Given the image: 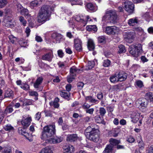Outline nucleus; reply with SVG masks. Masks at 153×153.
Returning a JSON list of instances; mask_svg holds the SVG:
<instances>
[{"label": "nucleus", "instance_id": "f257e3e1", "mask_svg": "<svg viewBox=\"0 0 153 153\" xmlns=\"http://www.w3.org/2000/svg\"><path fill=\"white\" fill-rule=\"evenodd\" d=\"M51 8L49 5H43L39 13L38 21L39 22H45L49 20L51 15Z\"/></svg>", "mask_w": 153, "mask_h": 153}, {"label": "nucleus", "instance_id": "f03ea898", "mask_svg": "<svg viewBox=\"0 0 153 153\" xmlns=\"http://www.w3.org/2000/svg\"><path fill=\"white\" fill-rule=\"evenodd\" d=\"M117 16L114 10H110L107 11L105 15L102 19L103 26L109 24H114L116 22Z\"/></svg>", "mask_w": 153, "mask_h": 153}, {"label": "nucleus", "instance_id": "7ed1b4c3", "mask_svg": "<svg viewBox=\"0 0 153 153\" xmlns=\"http://www.w3.org/2000/svg\"><path fill=\"white\" fill-rule=\"evenodd\" d=\"M55 126L53 125H49L43 127L41 135V138L46 140L53 137L56 132Z\"/></svg>", "mask_w": 153, "mask_h": 153}, {"label": "nucleus", "instance_id": "20e7f679", "mask_svg": "<svg viewBox=\"0 0 153 153\" xmlns=\"http://www.w3.org/2000/svg\"><path fill=\"white\" fill-rule=\"evenodd\" d=\"M148 104V101L145 98H140L136 102V106L140 109L146 107Z\"/></svg>", "mask_w": 153, "mask_h": 153}, {"label": "nucleus", "instance_id": "39448f33", "mask_svg": "<svg viewBox=\"0 0 153 153\" xmlns=\"http://www.w3.org/2000/svg\"><path fill=\"white\" fill-rule=\"evenodd\" d=\"M123 35L125 40L127 42L131 43L134 40L135 34L134 31H130L124 33Z\"/></svg>", "mask_w": 153, "mask_h": 153}, {"label": "nucleus", "instance_id": "423d86ee", "mask_svg": "<svg viewBox=\"0 0 153 153\" xmlns=\"http://www.w3.org/2000/svg\"><path fill=\"white\" fill-rule=\"evenodd\" d=\"M124 8L128 13H132L134 11V5L131 1H127L124 3Z\"/></svg>", "mask_w": 153, "mask_h": 153}, {"label": "nucleus", "instance_id": "0eeeda50", "mask_svg": "<svg viewBox=\"0 0 153 153\" xmlns=\"http://www.w3.org/2000/svg\"><path fill=\"white\" fill-rule=\"evenodd\" d=\"M86 137L88 139L94 142H97L99 139V134L96 131H94L93 133H91L89 134H87Z\"/></svg>", "mask_w": 153, "mask_h": 153}, {"label": "nucleus", "instance_id": "6e6552de", "mask_svg": "<svg viewBox=\"0 0 153 153\" xmlns=\"http://www.w3.org/2000/svg\"><path fill=\"white\" fill-rule=\"evenodd\" d=\"M117 28L115 26H107L105 28V32L108 34L114 35L117 31Z\"/></svg>", "mask_w": 153, "mask_h": 153}, {"label": "nucleus", "instance_id": "1a4fd4ad", "mask_svg": "<svg viewBox=\"0 0 153 153\" xmlns=\"http://www.w3.org/2000/svg\"><path fill=\"white\" fill-rule=\"evenodd\" d=\"M32 121L31 117H27L26 118L23 117V118L21 121V123L24 128H27L30 124Z\"/></svg>", "mask_w": 153, "mask_h": 153}, {"label": "nucleus", "instance_id": "9d476101", "mask_svg": "<svg viewBox=\"0 0 153 153\" xmlns=\"http://www.w3.org/2000/svg\"><path fill=\"white\" fill-rule=\"evenodd\" d=\"M140 114L136 111H133L131 115V121L133 123H136L140 118Z\"/></svg>", "mask_w": 153, "mask_h": 153}, {"label": "nucleus", "instance_id": "9b49d317", "mask_svg": "<svg viewBox=\"0 0 153 153\" xmlns=\"http://www.w3.org/2000/svg\"><path fill=\"white\" fill-rule=\"evenodd\" d=\"M117 75L119 81L122 82L125 80L128 76L127 74L123 71H120L117 72Z\"/></svg>", "mask_w": 153, "mask_h": 153}, {"label": "nucleus", "instance_id": "f8f14e48", "mask_svg": "<svg viewBox=\"0 0 153 153\" xmlns=\"http://www.w3.org/2000/svg\"><path fill=\"white\" fill-rule=\"evenodd\" d=\"M12 18L9 16H6L3 22L4 26L8 27H11L12 25Z\"/></svg>", "mask_w": 153, "mask_h": 153}, {"label": "nucleus", "instance_id": "ddd939ff", "mask_svg": "<svg viewBox=\"0 0 153 153\" xmlns=\"http://www.w3.org/2000/svg\"><path fill=\"white\" fill-rule=\"evenodd\" d=\"M53 55L51 53H49L43 55L42 58V60L47 61L49 62L52 61Z\"/></svg>", "mask_w": 153, "mask_h": 153}, {"label": "nucleus", "instance_id": "4468645a", "mask_svg": "<svg viewBox=\"0 0 153 153\" xmlns=\"http://www.w3.org/2000/svg\"><path fill=\"white\" fill-rule=\"evenodd\" d=\"M63 149L64 153H72L74 151L73 146L71 145L64 146Z\"/></svg>", "mask_w": 153, "mask_h": 153}, {"label": "nucleus", "instance_id": "2eb2a0df", "mask_svg": "<svg viewBox=\"0 0 153 153\" xmlns=\"http://www.w3.org/2000/svg\"><path fill=\"white\" fill-rule=\"evenodd\" d=\"M43 80V78L42 77H38L35 82L34 83L33 86L35 88H39V85L42 84Z\"/></svg>", "mask_w": 153, "mask_h": 153}, {"label": "nucleus", "instance_id": "dca6fc26", "mask_svg": "<svg viewBox=\"0 0 153 153\" xmlns=\"http://www.w3.org/2000/svg\"><path fill=\"white\" fill-rule=\"evenodd\" d=\"M80 70L75 66H73L70 69V75L73 76H75L76 73H79Z\"/></svg>", "mask_w": 153, "mask_h": 153}, {"label": "nucleus", "instance_id": "f3484780", "mask_svg": "<svg viewBox=\"0 0 153 153\" xmlns=\"http://www.w3.org/2000/svg\"><path fill=\"white\" fill-rule=\"evenodd\" d=\"M52 137L50 138L47 140L50 143L56 144L59 143L62 141L61 139L57 137L53 138Z\"/></svg>", "mask_w": 153, "mask_h": 153}, {"label": "nucleus", "instance_id": "a211bd4d", "mask_svg": "<svg viewBox=\"0 0 153 153\" xmlns=\"http://www.w3.org/2000/svg\"><path fill=\"white\" fill-rule=\"evenodd\" d=\"M14 95L13 92L10 89H9L5 91L4 93V98H13Z\"/></svg>", "mask_w": 153, "mask_h": 153}, {"label": "nucleus", "instance_id": "6ab92c4d", "mask_svg": "<svg viewBox=\"0 0 153 153\" xmlns=\"http://www.w3.org/2000/svg\"><path fill=\"white\" fill-rule=\"evenodd\" d=\"M52 38L56 41V42H59L60 40L61 39L62 36L61 34L57 33H54L52 35Z\"/></svg>", "mask_w": 153, "mask_h": 153}, {"label": "nucleus", "instance_id": "aec40b11", "mask_svg": "<svg viewBox=\"0 0 153 153\" xmlns=\"http://www.w3.org/2000/svg\"><path fill=\"white\" fill-rule=\"evenodd\" d=\"M78 137L76 134L68 135L67 140L71 142L75 141L77 140Z\"/></svg>", "mask_w": 153, "mask_h": 153}, {"label": "nucleus", "instance_id": "412c9836", "mask_svg": "<svg viewBox=\"0 0 153 153\" xmlns=\"http://www.w3.org/2000/svg\"><path fill=\"white\" fill-rule=\"evenodd\" d=\"M95 62H97V61L95 59L93 61H89L87 65L86 69L88 70L92 68L95 65Z\"/></svg>", "mask_w": 153, "mask_h": 153}, {"label": "nucleus", "instance_id": "4be33fe9", "mask_svg": "<svg viewBox=\"0 0 153 153\" xmlns=\"http://www.w3.org/2000/svg\"><path fill=\"white\" fill-rule=\"evenodd\" d=\"M82 18V16L81 17L79 16H76L75 17V19L76 21L82 23L83 25L85 26L87 24V22L85 21Z\"/></svg>", "mask_w": 153, "mask_h": 153}, {"label": "nucleus", "instance_id": "5701e85b", "mask_svg": "<svg viewBox=\"0 0 153 153\" xmlns=\"http://www.w3.org/2000/svg\"><path fill=\"white\" fill-rule=\"evenodd\" d=\"M138 23V20L137 17L130 19L128 20V24L130 26H134Z\"/></svg>", "mask_w": 153, "mask_h": 153}, {"label": "nucleus", "instance_id": "b1692460", "mask_svg": "<svg viewBox=\"0 0 153 153\" xmlns=\"http://www.w3.org/2000/svg\"><path fill=\"white\" fill-rule=\"evenodd\" d=\"M117 77V72L114 75L111 76L110 77L109 79L111 82L116 83L119 81Z\"/></svg>", "mask_w": 153, "mask_h": 153}, {"label": "nucleus", "instance_id": "393cba45", "mask_svg": "<svg viewBox=\"0 0 153 153\" xmlns=\"http://www.w3.org/2000/svg\"><path fill=\"white\" fill-rule=\"evenodd\" d=\"M96 130L94 128H92L90 126L88 127L85 129L84 133L86 137L87 134H89L91 133H93L95 131H96Z\"/></svg>", "mask_w": 153, "mask_h": 153}, {"label": "nucleus", "instance_id": "a878e982", "mask_svg": "<svg viewBox=\"0 0 153 153\" xmlns=\"http://www.w3.org/2000/svg\"><path fill=\"white\" fill-rule=\"evenodd\" d=\"M88 48L90 51H92L94 49V44L92 40H88Z\"/></svg>", "mask_w": 153, "mask_h": 153}, {"label": "nucleus", "instance_id": "bb28decb", "mask_svg": "<svg viewBox=\"0 0 153 153\" xmlns=\"http://www.w3.org/2000/svg\"><path fill=\"white\" fill-rule=\"evenodd\" d=\"M113 146L111 145H107L105 150L103 152V153H111L113 150Z\"/></svg>", "mask_w": 153, "mask_h": 153}, {"label": "nucleus", "instance_id": "cd10ccee", "mask_svg": "<svg viewBox=\"0 0 153 153\" xmlns=\"http://www.w3.org/2000/svg\"><path fill=\"white\" fill-rule=\"evenodd\" d=\"M117 129H113L109 131L108 132V136H113L114 137H117L118 135L117 133L116 132Z\"/></svg>", "mask_w": 153, "mask_h": 153}, {"label": "nucleus", "instance_id": "c85d7f7f", "mask_svg": "<svg viewBox=\"0 0 153 153\" xmlns=\"http://www.w3.org/2000/svg\"><path fill=\"white\" fill-rule=\"evenodd\" d=\"M40 153H53V152L50 147L47 146L42 149Z\"/></svg>", "mask_w": 153, "mask_h": 153}, {"label": "nucleus", "instance_id": "c756f323", "mask_svg": "<svg viewBox=\"0 0 153 153\" xmlns=\"http://www.w3.org/2000/svg\"><path fill=\"white\" fill-rule=\"evenodd\" d=\"M60 94L62 97L66 99L67 100H69V97L70 96L69 92H66L65 91H61L60 92Z\"/></svg>", "mask_w": 153, "mask_h": 153}, {"label": "nucleus", "instance_id": "7c9ffc66", "mask_svg": "<svg viewBox=\"0 0 153 153\" xmlns=\"http://www.w3.org/2000/svg\"><path fill=\"white\" fill-rule=\"evenodd\" d=\"M13 105V102H11L9 106H7L6 108L5 112L6 113H11L12 112L13 110L12 108Z\"/></svg>", "mask_w": 153, "mask_h": 153}, {"label": "nucleus", "instance_id": "2f4dec72", "mask_svg": "<svg viewBox=\"0 0 153 153\" xmlns=\"http://www.w3.org/2000/svg\"><path fill=\"white\" fill-rule=\"evenodd\" d=\"M59 68L62 71H64L67 67V65L65 62H59L58 63Z\"/></svg>", "mask_w": 153, "mask_h": 153}, {"label": "nucleus", "instance_id": "473e14b6", "mask_svg": "<svg viewBox=\"0 0 153 153\" xmlns=\"http://www.w3.org/2000/svg\"><path fill=\"white\" fill-rule=\"evenodd\" d=\"M20 88L25 91H27L30 90V85L25 82H22V85Z\"/></svg>", "mask_w": 153, "mask_h": 153}, {"label": "nucleus", "instance_id": "72a5a7b5", "mask_svg": "<svg viewBox=\"0 0 153 153\" xmlns=\"http://www.w3.org/2000/svg\"><path fill=\"white\" fill-rule=\"evenodd\" d=\"M86 7L88 10L95 11L96 8L91 3H88L87 4Z\"/></svg>", "mask_w": 153, "mask_h": 153}, {"label": "nucleus", "instance_id": "f704fd0d", "mask_svg": "<svg viewBox=\"0 0 153 153\" xmlns=\"http://www.w3.org/2000/svg\"><path fill=\"white\" fill-rule=\"evenodd\" d=\"M134 47L135 50L138 51L139 53L141 52L142 51V46L140 44L137 43L135 44L134 45Z\"/></svg>", "mask_w": 153, "mask_h": 153}, {"label": "nucleus", "instance_id": "c9c22d12", "mask_svg": "<svg viewBox=\"0 0 153 153\" xmlns=\"http://www.w3.org/2000/svg\"><path fill=\"white\" fill-rule=\"evenodd\" d=\"M85 99L87 101L91 103H95L97 101V100L90 96L86 97Z\"/></svg>", "mask_w": 153, "mask_h": 153}, {"label": "nucleus", "instance_id": "e433bc0d", "mask_svg": "<svg viewBox=\"0 0 153 153\" xmlns=\"http://www.w3.org/2000/svg\"><path fill=\"white\" fill-rule=\"evenodd\" d=\"M145 97L150 101L153 102V93L149 92L146 93Z\"/></svg>", "mask_w": 153, "mask_h": 153}, {"label": "nucleus", "instance_id": "4c0bfd02", "mask_svg": "<svg viewBox=\"0 0 153 153\" xmlns=\"http://www.w3.org/2000/svg\"><path fill=\"white\" fill-rule=\"evenodd\" d=\"M21 14L22 15H24L27 18H29L31 17V15L29 13L28 10L24 8Z\"/></svg>", "mask_w": 153, "mask_h": 153}, {"label": "nucleus", "instance_id": "58836bf2", "mask_svg": "<svg viewBox=\"0 0 153 153\" xmlns=\"http://www.w3.org/2000/svg\"><path fill=\"white\" fill-rule=\"evenodd\" d=\"M129 52L132 56L134 57H137L138 56L139 52L137 51H136L134 48V50L133 49H131V48H130L129 49Z\"/></svg>", "mask_w": 153, "mask_h": 153}, {"label": "nucleus", "instance_id": "ea45409f", "mask_svg": "<svg viewBox=\"0 0 153 153\" xmlns=\"http://www.w3.org/2000/svg\"><path fill=\"white\" fill-rule=\"evenodd\" d=\"M3 153H12L11 148L10 146H7L4 147Z\"/></svg>", "mask_w": 153, "mask_h": 153}, {"label": "nucleus", "instance_id": "a19ab883", "mask_svg": "<svg viewBox=\"0 0 153 153\" xmlns=\"http://www.w3.org/2000/svg\"><path fill=\"white\" fill-rule=\"evenodd\" d=\"M110 144L112 146L116 145L119 143V141L115 139L111 138L110 139L109 141Z\"/></svg>", "mask_w": 153, "mask_h": 153}, {"label": "nucleus", "instance_id": "79ce46f5", "mask_svg": "<svg viewBox=\"0 0 153 153\" xmlns=\"http://www.w3.org/2000/svg\"><path fill=\"white\" fill-rule=\"evenodd\" d=\"M4 129L7 131H12L14 130L13 127L10 124H8L4 126Z\"/></svg>", "mask_w": 153, "mask_h": 153}, {"label": "nucleus", "instance_id": "37998d69", "mask_svg": "<svg viewBox=\"0 0 153 153\" xmlns=\"http://www.w3.org/2000/svg\"><path fill=\"white\" fill-rule=\"evenodd\" d=\"M119 50L118 51V52L119 53H125L126 51V49L125 46L122 45H120L118 46Z\"/></svg>", "mask_w": 153, "mask_h": 153}, {"label": "nucleus", "instance_id": "c03bdc74", "mask_svg": "<svg viewBox=\"0 0 153 153\" xmlns=\"http://www.w3.org/2000/svg\"><path fill=\"white\" fill-rule=\"evenodd\" d=\"M135 84L139 88H141L144 86L143 82L140 80H136L135 82Z\"/></svg>", "mask_w": 153, "mask_h": 153}, {"label": "nucleus", "instance_id": "a18cd8bd", "mask_svg": "<svg viewBox=\"0 0 153 153\" xmlns=\"http://www.w3.org/2000/svg\"><path fill=\"white\" fill-rule=\"evenodd\" d=\"M39 1L37 0H35L32 1L30 3V6L31 8L37 6L39 4Z\"/></svg>", "mask_w": 153, "mask_h": 153}, {"label": "nucleus", "instance_id": "49530a36", "mask_svg": "<svg viewBox=\"0 0 153 153\" xmlns=\"http://www.w3.org/2000/svg\"><path fill=\"white\" fill-rule=\"evenodd\" d=\"M98 41L100 43H104L106 41V38L105 36H101L98 38Z\"/></svg>", "mask_w": 153, "mask_h": 153}, {"label": "nucleus", "instance_id": "de8ad7c7", "mask_svg": "<svg viewBox=\"0 0 153 153\" xmlns=\"http://www.w3.org/2000/svg\"><path fill=\"white\" fill-rule=\"evenodd\" d=\"M19 20L24 26H26L27 22L23 17L22 16H20L19 17Z\"/></svg>", "mask_w": 153, "mask_h": 153}, {"label": "nucleus", "instance_id": "09e8293b", "mask_svg": "<svg viewBox=\"0 0 153 153\" xmlns=\"http://www.w3.org/2000/svg\"><path fill=\"white\" fill-rule=\"evenodd\" d=\"M16 6L17 11L18 12L21 13L23 10L24 8H23L22 5L18 3L16 4Z\"/></svg>", "mask_w": 153, "mask_h": 153}, {"label": "nucleus", "instance_id": "8fccbe9b", "mask_svg": "<svg viewBox=\"0 0 153 153\" xmlns=\"http://www.w3.org/2000/svg\"><path fill=\"white\" fill-rule=\"evenodd\" d=\"M95 119L97 122L98 123H102L103 121V117L100 116L95 117Z\"/></svg>", "mask_w": 153, "mask_h": 153}, {"label": "nucleus", "instance_id": "3c124183", "mask_svg": "<svg viewBox=\"0 0 153 153\" xmlns=\"http://www.w3.org/2000/svg\"><path fill=\"white\" fill-rule=\"evenodd\" d=\"M111 62L108 59L104 60L103 63V65L105 67H108L110 65Z\"/></svg>", "mask_w": 153, "mask_h": 153}, {"label": "nucleus", "instance_id": "603ef678", "mask_svg": "<svg viewBox=\"0 0 153 153\" xmlns=\"http://www.w3.org/2000/svg\"><path fill=\"white\" fill-rule=\"evenodd\" d=\"M8 38L10 41L12 43H14V42L16 40V38L14 36L12 35H10L9 36Z\"/></svg>", "mask_w": 153, "mask_h": 153}, {"label": "nucleus", "instance_id": "864d4df0", "mask_svg": "<svg viewBox=\"0 0 153 153\" xmlns=\"http://www.w3.org/2000/svg\"><path fill=\"white\" fill-rule=\"evenodd\" d=\"M33 101L30 100H27L26 102H24L23 104V105L27 106L28 105H33Z\"/></svg>", "mask_w": 153, "mask_h": 153}, {"label": "nucleus", "instance_id": "5fc2aeb1", "mask_svg": "<svg viewBox=\"0 0 153 153\" xmlns=\"http://www.w3.org/2000/svg\"><path fill=\"white\" fill-rule=\"evenodd\" d=\"M6 0H0V8H2L7 3Z\"/></svg>", "mask_w": 153, "mask_h": 153}, {"label": "nucleus", "instance_id": "6e6d98bb", "mask_svg": "<svg viewBox=\"0 0 153 153\" xmlns=\"http://www.w3.org/2000/svg\"><path fill=\"white\" fill-rule=\"evenodd\" d=\"M50 105L51 106H53L54 108H57L59 107V105L57 102H53L50 103Z\"/></svg>", "mask_w": 153, "mask_h": 153}, {"label": "nucleus", "instance_id": "4d7b16f0", "mask_svg": "<svg viewBox=\"0 0 153 153\" xmlns=\"http://www.w3.org/2000/svg\"><path fill=\"white\" fill-rule=\"evenodd\" d=\"M99 111L100 115L102 116H104L106 113V111L103 108H100Z\"/></svg>", "mask_w": 153, "mask_h": 153}, {"label": "nucleus", "instance_id": "13d9d810", "mask_svg": "<svg viewBox=\"0 0 153 153\" xmlns=\"http://www.w3.org/2000/svg\"><path fill=\"white\" fill-rule=\"evenodd\" d=\"M76 49L79 51H80L82 50V44L74 45Z\"/></svg>", "mask_w": 153, "mask_h": 153}, {"label": "nucleus", "instance_id": "bf43d9fd", "mask_svg": "<svg viewBox=\"0 0 153 153\" xmlns=\"http://www.w3.org/2000/svg\"><path fill=\"white\" fill-rule=\"evenodd\" d=\"M44 112L45 116L46 117H51L52 116V112L50 111H48L47 110H45L44 111Z\"/></svg>", "mask_w": 153, "mask_h": 153}, {"label": "nucleus", "instance_id": "052dcab7", "mask_svg": "<svg viewBox=\"0 0 153 153\" xmlns=\"http://www.w3.org/2000/svg\"><path fill=\"white\" fill-rule=\"evenodd\" d=\"M74 45L82 44V42L78 38H76L74 40Z\"/></svg>", "mask_w": 153, "mask_h": 153}, {"label": "nucleus", "instance_id": "680f3d73", "mask_svg": "<svg viewBox=\"0 0 153 153\" xmlns=\"http://www.w3.org/2000/svg\"><path fill=\"white\" fill-rule=\"evenodd\" d=\"M29 95L31 96L37 97L38 95V93L36 91H30L29 92Z\"/></svg>", "mask_w": 153, "mask_h": 153}, {"label": "nucleus", "instance_id": "e2e57ef3", "mask_svg": "<svg viewBox=\"0 0 153 153\" xmlns=\"http://www.w3.org/2000/svg\"><path fill=\"white\" fill-rule=\"evenodd\" d=\"M84 84L82 82H79L77 84V86L79 89H81L84 86Z\"/></svg>", "mask_w": 153, "mask_h": 153}, {"label": "nucleus", "instance_id": "0e129e2a", "mask_svg": "<svg viewBox=\"0 0 153 153\" xmlns=\"http://www.w3.org/2000/svg\"><path fill=\"white\" fill-rule=\"evenodd\" d=\"M75 77V76H71V75L68 76L67 78L68 82L70 83L71 82L73 79H74Z\"/></svg>", "mask_w": 153, "mask_h": 153}, {"label": "nucleus", "instance_id": "69168bd1", "mask_svg": "<svg viewBox=\"0 0 153 153\" xmlns=\"http://www.w3.org/2000/svg\"><path fill=\"white\" fill-rule=\"evenodd\" d=\"M85 111L86 113H89L90 114H92L94 111V109L93 108H88Z\"/></svg>", "mask_w": 153, "mask_h": 153}, {"label": "nucleus", "instance_id": "338daca9", "mask_svg": "<svg viewBox=\"0 0 153 153\" xmlns=\"http://www.w3.org/2000/svg\"><path fill=\"white\" fill-rule=\"evenodd\" d=\"M90 105L85 102L82 105V107L84 109L86 110L89 108L90 107Z\"/></svg>", "mask_w": 153, "mask_h": 153}, {"label": "nucleus", "instance_id": "774afa93", "mask_svg": "<svg viewBox=\"0 0 153 153\" xmlns=\"http://www.w3.org/2000/svg\"><path fill=\"white\" fill-rule=\"evenodd\" d=\"M41 113L38 112L35 115V119L37 120H39L41 117Z\"/></svg>", "mask_w": 153, "mask_h": 153}]
</instances>
